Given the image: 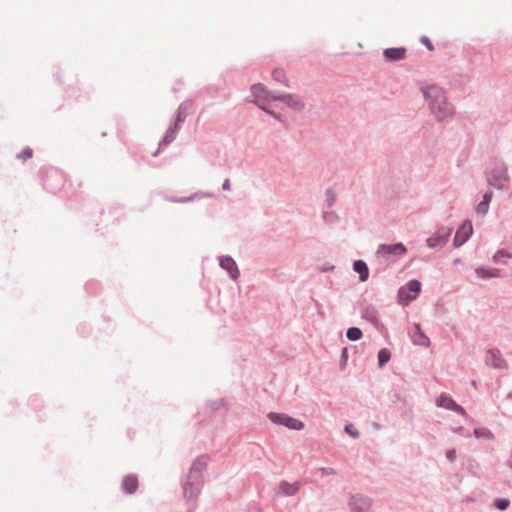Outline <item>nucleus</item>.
<instances>
[{"mask_svg":"<svg viewBox=\"0 0 512 512\" xmlns=\"http://www.w3.org/2000/svg\"><path fill=\"white\" fill-rule=\"evenodd\" d=\"M267 417L272 423L285 426L291 430L300 431L305 427L301 420L293 418L286 413L270 412Z\"/></svg>","mask_w":512,"mask_h":512,"instance_id":"nucleus-7","label":"nucleus"},{"mask_svg":"<svg viewBox=\"0 0 512 512\" xmlns=\"http://www.w3.org/2000/svg\"><path fill=\"white\" fill-rule=\"evenodd\" d=\"M414 332L411 335V340L414 345L429 347L430 339L424 334L421 330V327L418 323L413 324Z\"/></svg>","mask_w":512,"mask_h":512,"instance_id":"nucleus-14","label":"nucleus"},{"mask_svg":"<svg viewBox=\"0 0 512 512\" xmlns=\"http://www.w3.org/2000/svg\"><path fill=\"white\" fill-rule=\"evenodd\" d=\"M383 56L386 61H390V62L403 60L406 57V48H404V47L387 48L383 51Z\"/></svg>","mask_w":512,"mask_h":512,"instance_id":"nucleus-15","label":"nucleus"},{"mask_svg":"<svg viewBox=\"0 0 512 512\" xmlns=\"http://www.w3.org/2000/svg\"><path fill=\"white\" fill-rule=\"evenodd\" d=\"M322 218L325 223L332 225L339 221V216L334 211H323Z\"/></svg>","mask_w":512,"mask_h":512,"instance_id":"nucleus-25","label":"nucleus"},{"mask_svg":"<svg viewBox=\"0 0 512 512\" xmlns=\"http://www.w3.org/2000/svg\"><path fill=\"white\" fill-rule=\"evenodd\" d=\"M195 198H196V195H191L189 197H179V198L170 197V198H167V200L170 202H173V203H186L189 201H193Z\"/></svg>","mask_w":512,"mask_h":512,"instance_id":"nucleus-32","label":"nucleus"},{"mask_svg":"<svg viewBox=\"0 0 512 512\" xmlns=\"http://www.w3.org/2000/svg\"><path fill=\"white\" fill-rule=\"evenodd\" d=\"M345 430L354 438H357L359 436V432L357 430L356 431L350 430L349 426H346Z\"/></svg>","mask_w":512,"mask_h":512,"instance_id":"nucleus-43","label":"nucleus"},{"mask_svg":"<svg viewBox=\"0 0 512 512\" xmlns=\"http://www.w3.org/2000/svg\"><path fill=\"white\" fill-rule=\"evenodd\" d=\"M485 363L494 369H507V361L502 357L498 349H489L485 355Z\"/></svg>","mask_w":512,"mask_h":512,"instance_id":"nucleus-11","label":"nucleus"},{"mask_svg":"<svg viewBox=\"0 0 512 512\" xmlns=\"http://www.w3.org/2000/svg\"><path fill=\"white\" fill-rule=\"evenodd\" d=\"M508 398L512 399V391L508 394Z\"/></svg>","mask_w":512,"mask_h":512,"instance_id":"nucleus-48","label":"nucleus"},{"mask_svg":"<svg viewBox=\"0 0 512 512\" xmlns=\"http://www.w3.org/2000/svg\"><path fill=\"white\" fill-rule=\"evenodd\" d=\"M219 265L222 269L228 272L231 279L236 280L239 277V269L235 260L231 256L225 255L220 257Z\"/></svg>","mask_w":512,"mask_h":512,"instance_id":"nucleus-12","label":"nucleus"},{"mask_svg":"<svg viewBox=\"0 0 512 512\" xmlns=\"http://www.w3.org/2000/svg\"><path fill=\"white\" fill-rule=\"evenodd\" d=\"M509 505L510 501L506 498H497L494 500V506L500 511H505Z\"/></svg>","mask_w":512,"mask_h":512,"instance_id":"nucleus-29","label":"nucleus"},{"mask_svg":"<svg viewBox=\"0 0 512 512\" xmlns=\"http://www.w3.org/2000/svg\"><path fill=\"white\" fill-rule=\"evenodd\" d=\"M475 274L481 279L497 278L500 276V270L497 268L487 269L480 266L475 269Z\"/></svg>","mask_w":512,"mask_h":512,"instance_id":"nucleus-19","label":"nucleus"},{"mask_svg":"<svg viewBox=\"0 0 512 512\" xmlns=\"http://www.w3.org/2000/svg\"><path fill=\"white\" fill-rule=\"evenodd\" d=\"M208 406L212 411L219 410L222 406H224V399L220 398L217 400L210 401L208 403Z\"/></svg>","mask_w":512,"mask_h":512,"instance_id":"nucleus-33","label":"nucleus"},{"mask_svg":"<svg viewBox=\"0 0 512 512\" xmlns=\"http://www.w3.org/2000/svg\"><path fill=\"white\" fill-rule=\"evenodd\" d=\"M429 110L439 121L447 119L454 114V106L448 101L446 91L437 85H428L421 88Z\"/></svg>","mask_w":512,"mask_h":512,"instance_id":"nucleus-1","label":"nucleus"},{"mask_svg":"<svg viewBox=\"0 0 512 512\" xmlns=\"http://www.w3.org/2000/svg\"><path fill=\"white\" fill-rule=\"evenodd\" d=\"M33 157V149L29 146H26L21 152L16 155L18 160L23 162Z\"/></svg>","mask_w":512,"mask_h":512,"instance_id":"nucleus-27","label":"nucleus"},{"mask_svg":"<svg viewBox=\"0 0 512 512\" xmlns=\"http://www.w3.org/2000/svg\"><path fill=\"white\" fill-rule=\"evenodd\" d=\"M492 197H493V191L488 190L483 194L482 201L489 205L492 200Z\"/></svg>","mask_w":512,"mask_h":512,"instance_id":"nucleus-38","label":"nucleus"},{"mask_svg":"<svg viewBox=\"0 0 512 512\" xmlns=\"http://www.w3.org/2000/svg\"><path fill=\"white\" fill-rule=\"evenodd\" d=\"M511 257V254L508 253L506 250L502 249V250H498L494 256H493V260L497 263H505V261L502 260V258H510Z\"/></svg>","mask_w":512,"mask_h":512,"instance_id":"nucleus-30","label":"nucleus"},{"mask_svg":"<svg viewBox=\"0 0 512 512\" xmlns=\"http://www.w3.org/2000/svg\"><path fill=\"white\" fill-rule=\"evenodd\" d=\"M178 130H167L163 138L160 140L158 144V149L152 154L154 157L158 155L159 151L166 147L168 144L172 143L176 138V133Z\"/></svg>","mask_w":512,"mask_h":512,"instance_id":"nucleus-20","label":"nucleus"},{"mask_svg":"<svg viewBox=\"0 0 512 512\" xmlns=\"http://www.w3.org/2000/svg\"><path fill=\"white\" fill-rule=\"evenodd\" d=\"M251 94L253 97V101L264 111L267 113L279 118V115L276 114L274 108L278 105L275 104L278 101V96L272 94L267 88L262 84H254L251 87Z\"/></svg>","mask_w":512,"mask_h":512,"instance_id":"nucleus-4","label":"nucleus"},{"mask_svg":"<svg viewBox=\"0 0 512 512\" xmlns=\"http://www.w3.org/2000/svg\"><path fill=\"white\" fill-rule=\"evenodd\" d=\"M452 228L440 226L436 232L426 239V244L429 248H442L444 247L452 233Z\"/></svg>","mask_w":512,"mask_h":512,"instance_id":"nucleus-8","label":"nucleus"},{"mask_svg":"<svg viewBox=\"0 0 512 512\" xmlns=\"http://www.w3.org/2000/svg\"><path fill=\"white\" fill-rule=\"evenodd\" d=\"M436 404L438 407H443L445 409L452 411V409L456 405V402L453 400V398L450 395H448L446 393H442L437 397Z\"/></svg>","mask_w":512,"mask_h":512,"instance_id":"nucleus-21","label":"nucleus"},{"mask_svg":"<svg viewBox=\"0 0 512 512\" xmlns=\"http://www.w3.org/2000/svg\"><path fill=\"white\" fill-rule=\"evenodd\" d=\"M452 411H454V412H456V413H458V414H460V415H462L464 417L467 416V413H466L465 409L461 405H459L457 403L454 406V408L452 409Z\"/></svg>","mask_w":512,"mask_h":512,"instance_id":"nucleus-39","label":"nucleus"},{"mask_svg":"<svg viewBox=\"0 0 512 512\" xmlns=\"http://www.w3.org/2000/svg\"><path fill=\"white\" fill-rule=\"evenodd\" d=\"M487 183L499 190L508 189L510 177L506 164L499 159H492L490 168L485 173Z\"/></svg>","mask_w":512,"mask_h":512,"instance_id":"nucleus-3","label":"nucleus"},{"mask_svg":"<svg viewBox=\"0 0 512 512\" xmlns=\"http://www.w3.org/2000/svg\"><path fill=\"white\" fill-rule=\"evenodd\" d=\"M407 252V248L401 242L395 244H380L377 249V255L386 260L392 257L402 256Z\"/></svg>","mask_w":512,"mask_h":512,"instance_id":"nucleus-9","label":"nucleus"},{"mask_svg":"<svg viewBox=\"0 0 512 512\" xmlns=\"http://www.w3.org/2000/svg\"><path fill=\"white\" fill-rule=\"evenodd\" d=\"M353 270L359 274L360 281L364 282L369 277V268L365 261L355 260L353 263Z\"/></svg>","mask_w":512,"mask_h":512,"instance_id":"nucleus-18","label":"nucleus"},{"mask_svg":"<svg viewBox=\"0 0 512 512\" xmlns=\"http://www.w3.org/2000/svg\"><path fill=\"white\" fill-rule=\"evenodd\" d=\"M420 41L422 44H424L430 51H433L434 50V46L432 44V42L430 41V39L426 36H422L420 38Z\"/></svg>","mask_w":512,"mask_h":512,"instance_id":"nucleus-36","label":"nucleus"},{"mask_svg":"<svg viewBox=\"0 0 512 512\" xmlns=\"http://www.w3.org/2000/svg\"><path fill=\"white\" fill-rule=\"evenodd\" d=\"M459 262H460V259H458V258L454 260V264H457Z\"/></svg>","mask_w":512,"mask_h":512,"instance_id":"nucleus-46","label":"nucleus"},{"mask_svg":"<svg viewBox=\"0 0 512 512\" xmlns=\"http://www.w3.org/2000/svg\"><path fill=\"white\" fill-rule=\"evenodd\" d=\"M277 102L284 103L294 109H302L304 106V103L298 97L291 94L278 96Z\"/></svg>","mask_w":512,"mask_h":512,"instance_id":"nucleus-17","label":"nucleus"},{"mask_svg":"<svg viewBox=\"0 0 512 512\" xmlns=\"http://www.w3.org/2000/svg\"><path fill=\"white\" fill-rule=\"evenodd\" d=\"M473 234V226L471 221L466 220L462 223V225L457 229L456 234L453 239V246L455 248H459L464 243L468 241V239Z\"/></svg>","mask_w":512,"mask_h":512,"instance_id":"nucleus-10","label":"nucleus"},{"mask_svg":"<svg viewBox=\"0 0 512 512\" xmlns=\"http://www.w3.org/2000/svg\"><path fill=\"white\" fill-rule=\"evenodd\" d=\"M422 284L417 279L409 280L405 286L398 289L397 297L400 303L408 304L415 300L421 291Z\"/></svg>","mask_w":512,"mask_h":512,"instance_id":"nucleus-6","label":"nucleus"},{"mask_svg":"<svg viewBox=\"0 0 512 512\" xmlns=\"http://www.w3.org/2000/svg\"><path fill=\"white\" fill-rule=\"evenodd\" d=\"M347 360H348V349L346 347H344L341 351V356H340V369H344L346 367V364H347Z\"/></svg>","mask_w":512,"mask_h":512,"instance_id":"nucleus-34","label":"nucleus"},{"mask_svg":"<svg viewBox=\"0 0 512 512\" xmlns=\"http://www.w3.org/2000/svg\"><path fill=\"white\" fill-rule=\"evenodd\" d=\"M122 489L126 494H133L138 489V478L134 474L126 475L122 481Z\"/></svg>","mask_w":512,"mask_h":512,"instance_id":"nucleus-16","label":"nucleus"},{"mask_svg":"<svg viewBox=\"0 0 512 512\" xmlns=\"http://www.w3.org/2000/svg\"><path fill=\"white\" fill-rule=\"evenodd\" d=\"M471 384H472L473 386H476V381H475V380H472Z\"/></svg>","mask_w":512,"mask_h":512,"instance_id":"nucleus-47","label":"nucleus"},{"mask_svg":"<svg viewBox=\"0 0 512 512\" xmlns=\"http://www.w3.org/2000/svg\"><path fill=\"white\" fill-rule=\"evenodd\" d=\"M507 465L509 466V468L512 469V455L509 457V459L507 461Z\"/></svg>","mask_w":512,"mask_h":512,"instance_id":"nucleus-45","label":"nucleus"},{"mask_svg":"<svg viewBox=\"0 0 512 512\" xmlns=\"http://www.w3.org/2000/svg\"><path fill=\"white\" fill-rule=\"evenodd\" d=\"M334 266L333 265H324L323 267L320 268V271L321 272H332L334 270Z\"/></svg>","mask_w":512,"mask_h":512,"instance_id":"nucleus-42","label":"nucleus"},{"mask_svg":"<svg viewBox=\"0 0 512 512\" xmlns=\"http://www.w3.org/2000/svg\"><path fill=\"white\" fill-rule=\"evenodd\" d=\"M53 176L55 177H59V173L57 171H54L52 172L51 174L47 175L45 181H44V185L45 187H47L48 189H50V184H49V181H50V178H52Z\"/></svg>","mask_w":512,"mask_h":512,"instance_id":"nucleus-40","label":"nucleus"},{"mask_svg":"<svg viewBox=\"0 0 512 512\" xmlns=\"http://www.w3.org/2000/svg\"><path fill=\"white\" fill-rule=\"evenodd\" d=\"M350 512H375L374 500L366 494H352L347 502Z\"/></svg>","mask_w":512,"mask_h":512,"instance_id":"nucleus-5","label":"nucleus"},{"mask_svg":"<svg viewBox=\"0 0 512 512\" xmlns=\"http://www.w3.org/2000/svg\"><path fill=\"white\" fill-rule=\"evenodd\" d=\"M446 458L450 461V462H454L457 458V453H456V450L455 449H449L446 451Z\"/></svg>","mask_w":512,"mask_h":512,"instance_id":"nucleus-37","label":"nucleus"},{"mask_svg":"<svg viewBox=\"0 0 512 512\" xmlns=\"http://www.w3.org/2000/svg\"><path fill=\"white\" fill-rule=\"evenodd\" d=\"M346 336L350 341H357L362 338L363 333L358 327H350L346 332Z\"/></svg>","mask_w":512,"mask_h":512,"instance_id":"nucleus-23","label":"nucleus"},{"mask_svg":"<svg viewBox=\"0 0 512 512\" xmlns=\"http://www.w3.org/2000/svg\"><path fill=\"white\" fill-rule=\"evenodd\" d=\"M474 435L476 438H483L488 440L494 437L492 432L487 428H476L474 430Z\"/></svg>","mask_w":512,"mask_h":512,"instance_id":"nucleus-26","label":"nucleus"},{"mask_svg":"<svg viewBox=\"0 0 512 512\" xmlns=\"http://www.w3.org/2000/svg\"><path fill=\"white\" fill-rule=\"evenodd\" d=\"M489 210V205L484 203L483 201H481L477 206H476V213L479 214V215H485Z\"/></svg>","mask_w":512,"mask_h":512,"instance_id":"nucleus-35","label":"nucleus"},{"mask_svg":"<svg viewBox=\"0 0 512 512\" xmlns=\"http://www.w3.org/2000/svg\"><path fill=\"white\" fill-rule=\"evenodd\" d=\"M325 196H326L327 206L328 207H332L335 204V201H336V194H335V192L331 188H328L325 191Z\"/></svg>","mask_w":512,"mask_h":512,"instance_id":"nucleus-31","label":"nucleus"},{"mask_svg":"<svg viewBox=\"0 0 512 512\" xmlns=\"http://www.w3.org/2000/svg\"><path fill=\"white\" fill-rule=\"evenodd\" d=\"M207 455H200L192 463L186 481L183 483V495L187 502H193V508L195 507V501L201 491L203 484L202 472L207 467Z\"/></svg>","mask_w":512,"mask_h":512,"instance_id":"nucleus-2","label":"nucleus"},{"mask_svg":"<svg viewBox=\"0 0 512 512\" xmlns=\"http://www.w3.org/2000/svg\"><path fill=\"white\" fill-rule=\"evenodd\" d=\"M362 317L366 320H368L369 322H371L373 325L377 326L378 323H379V320H378V313L377 311L372 308V307H367L363 312H362Z\"/></svg>","mask_w":512,"mask_h":512,"instance_id":"nucleus-22","label":"nucleus"},{"mask_svg":"<svg viewBox=\"0 0 512 512\" xmlns=\"http://www.w3.org/2000/svg\"><path fill=\"white\" fill-rule=\"evenodd\" d=\"M222 189L223 190H230V180L229 179H225L223 184H222Z\"/></svg>","mask_w":512,"mask_h":512,"instance_id":"nucleus-44","label":"nucleus"},{"mask_svg":"<svg viewBox=\"0 0 512 512\" xmlns=\"http://www.w3.org/2000/svg\"><path fill=\"white\" fill-rule=\"evenodd\" d=\"M301 486L302 483L300 481L289 483L288 481L282 480L278 484L277 494L283 496H294L299 492Z\"/></svg>","mask_w":512,"mask_h":512,"instance_id":"nucleus-13","label":"nucleus"},{"mask_svg":"<svg viewBox=\"0 0 512 512\" xmlns=\"http://www.w3.org/2000/svg\"><path fill=\"white\" fill-rule=\"evenodd\" d=\"M378 366L383 367L390 360L391 353L388 349L383 348L378 352Z\"/></svg>","mask_w":512,"mask_h":512,"instance_id":"nucleus-24","label":"nucleus"},{"mask_svg":"<svg viewBox=\"0 0 512 512\" xmlns=\"http://www.w3.org/2000/svg\"><path fill=\"white\" fill-rule=\"evenodd\" d=\"M272 77L274 80L286 84L288 83V78L286 77L285 72L282 69H275L272 73Z\"/></svg>","mask_w":512,"mask_h":512,"instance_id":"nucleus-28","label":"nucleus"},{"mask_svg":"<svg viewBox=\"0 0 512 512\" xmlns=\"http://www.w3.org/2000/svg\"><path fill=\"white\" fill-rule=\"evenodd\" d=\"M323 475H334L336 471L333 468L326 467L321 469Z\"/></svg>","mask_w":512,"mask_h":512,"instance_id":"nucleus-41","label":"nucleus"}]
</instances>
